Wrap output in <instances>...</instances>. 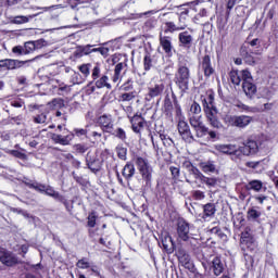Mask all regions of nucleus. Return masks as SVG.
Wrapping results in <instances>:
<instances>
[{
  "label": "nucleus",
  "instance_id": "nucleus-1",
  "mask_svg": "<svg viewBox=\"0 0 278 278\" xmlns=\"http://www.w3.org/2000/svg\"><path fill=\"white\" fill-rule=\"evenodd\" d=\"M176 233L178 242H185V244H190V247L199 244V230L186 219H178Z\"/></svg>",
  "mask_w": 278,
  "mask_h": 278
},
{
  "label": "nucleus",
  "instance_id": "nucleus-2",
  "mask_svg": "<svg viewBox=\"0 0 278 278\" xmlns=\"http://www.w3.org/2000/svg\"><path fill=\"white\" fill-rule=\"evenodd\" d=\"M203 110L207 119V123L214 129H223V123L218 121V110L214 106V94H208L202 99Z\"/></svg>",
  "mask_w": 278,
  "mask_h": 278
},
{
  "label": "nucleus",
  "instance_id": "nucleus-3",
  "mask_svg": "<svg viewBox=\"0 0 278 278\" xmlns=\"http://www.w3.org/2000/svg\"><path fill=\"white\" fill-rule=\"evenodd\" d=\"M174 81L181 92H186L190 86V68L179 63Z\"/></svg>",
  "mask_w": 278,
  "mask_h": 278
},
{
  "label": "nucleus",
  "instance_id": "nucleus-4",
  "mask_svg": "<svg viewBox=\"0 0 278 278\" xmlns=\"http://www.w3.org/2000/svg\"><path fill=\"white\" fill-rule=\"evenodd\" d=\"M26 186H28V188H31L33 190H36L37 192L46 193L47 197H51L55 201H60L61 203L62 201H64V197L60 194V192L55 191V189H53V187L51 186L42 185L37 181H28L26 182Z\"/></svg>",
  "mask_w": 278,
  "mask_h": 278
},
{
  "label": "nucleus",
  "instance_id": "nucleus-5",
  "mask_svg": "<svg viewBox=\"0 0 278 278\" xmlns=\"http://www.w3.org/2000/svg\"><path fill=\"white\" fill-rule=\"evenodd\" d=\"M135 164L140 173L142 179H144V181H147V182L151 181L153 168L149 164V160H147L142 156H138L136 159Z\"/></svg>",
  "mask_w": 278,
  "mask_h": 278
},
{
  "label": "nucleus",
  "instance_id": "nucleus-6",
  "mask_svg": "<svg viewBox=\"0 0 278 278\" xmlns=\"http://www.w3.org/2000/svg\"><path fill=\"white\" fill-rule=\"evenodd\" d=\"M195 138H199L201 144H205L206 142H214L216 138H218V132L214 130H210L207 126L203 125L200 128L195 129Z\"/></svg>",
  "mask_w": 278,
  "mask_h": 278
},
{
  "label": "nucleus",
  "instance_id": "nucleus-7",
  "mask_svg": "<svg viewBox=\"0 0 278 278\" xmlns=\"http://www.w3.org/2000/svg\"><path fill=\"white\" fill-rule=\"evenodd\" d=\"M215 149L218 151V153H223L224 155H230L231 160H233L235 162H237V160H242L241 159V154H240V147L238 148V146L236 144H216Z\"/></svg>",
  "mask_w": 278,
  "mask_h": 278
},
{
  "label": "nucleus",
  "instance_id": "nucleus-8",
  "mask_svg": "<svg viewBox=\"0 0 278 278\" xmlns=\"http://www.w3.org/2000/svg\"><path fill=\"white\" fill-rule=\"evenodd\" d=\"M240 248L245 253L248 251H255V249H257V243H255V239L253 238L251 232H249L248 230L241 233Z\"/></svg>",
  "mask_w": 278,
  "mask_h": 278
},
{
  "label": "nucleus",
  "instance_id": "nucleus-9",
  "mask_svg": "<svg viewBox=\"0 0 278 278\" xmlns=\"http://www.w3.org/2000/svg\"><path fill=\"white\" fill-rule=\"evenodd\" d=\"M88 88L90 92H94V90H101V88H106V90H112V84H110V77L106 74L93 79L88 84Z\"/></svg>",
  "mask_w": 278,
  "mask_h": 278
},
{
  "label": "nucleus",
  "instance_id": "nucleus-10",
  "mask_svg": "<svg viewBox=\"0 0 278 278\" xmlns=\"http://www.w3.org/2000/svg\"><path fill=\"white\" fill-rule=\"evenodd\" d=\"M257 151H260V146L257 144V141L253 139H248L243 142V146L239 147L241 159L244 157V155H254Z\"/></svg>",
  "mask_w": 278,
  "mask_h": 278
},
{
  "label": "nucleus",
  "instance_id": "nucleus-11",
  "mask_svg": "<svg viewBox=\"0 0 278 278\" xmlns=\"http://www.w3.org/2000/svg\"><path fill=\"white\" fill-rule=\"evenodd\" d=\"M178 134L181 136L182 140L185 142H194V136L192 135V131L190 130V126L188 125V122L186 119H180L178 122Z\"/></svg>",
  "mask_w": 278,
  "mask_h": 278
},
{
  "label": "nucleus",
  "instance_id": "nucleus-12",
  "mask_svg": "<svg viewBox=\"0 0 278 278\" xmlns=\"http://www.w3.org/2000/svg\"><path fill=\"white\" fill-rule=\"evenodd\" d=\"M164 81L163 80H157L154 84H151L150 87L148 88V97H150V99H155V97H162V94L164 93Z\"/></svg>",
  "mask_w": 278,
  "mask_h": 278
},
{
  "label": "nucleus",
  "instance_id": "nucleus-13",
  "mask_svg": "<svg viewBox=\"0 0 278 278\" xmlns=\"http://www.w3.org/2000/svg\"><path fill=\"white\" fill-rule=\"evenodd\" d=\"M86 163L88 168L92 173H99L101 170V161L97 157V155L92 152H88L86 155Z\"/></svg>",
  "mask_w": 278,
  "mask_h": 278
},
{
  "label": "nucleus",
  "instance_id": "nucleus-14",
  "mask_svg": "<svg viewBox=\"0 0 278 278\" xmlns=\"http://www.w3.org/2000/svg\"><path fill=\"white\" fill-rule=\"evenodd\" d=\"M160 45L167 58H173V39L168 36H163L162 34L160 35Z\"/></svg>",
  "mask_w": 278,
  "mask_h": 278
},
{
  "label": "nucleus",
  "instance_id": "nucleus-15",
  "mask_svg": "<svg viewBox=\"0 0 278 278\" xmlns=\"http://www.w3.org/2000/svg\"><path fill=\"white\" fill-rule=\"evenodd\" d=\"M199 68L204 73L206 77H212L214 67L212 66V59L208 54L204 55L200 61Z\"/></svg>",
  "mask_w": 278,
  "mask_h": 278
},
{
  "label": "nucleus",
  "instance_id": "nucleus-16",
  "mask_svg": "<svg viewBox=\"0 0 278 278\" xmlns=\"http://www.w3.org/2000/svg\"><path fill=\"white\" fill-rule=\"evenodd\" d=\"M0 262L4 266H15V264H18V258L12 252L0 250Z\"/></svg>",
  "mask_w": 278,
  "mask_h": 278
},
{
  "label": "nucleus",
  "instance_id": "nucleus-17",
  "mask_svg": "<svg viewBox=\"0 0 278 278\" xmlns=\"http://www.w3.org/2000/svg\"><path fill=\"white\" fill-rule=\"evenodd\" d=\"M98 124L108 134L112 132L114 129V119H112V115L104 114L98 118Z\"/></svg>",
  "mask_w": 278,
  "mask_h": 278
},
{
  "label": "nucleus",
  "instance_id": "nucleus-18",
  "mask_svg": "<svg viewBox=\"0 0 278 278\" xmlns=\"http://www.w3.org/2000/svg\"><path fill=\"white\" fill-rule=\"evenodd\" d=\"M161 242L163 249H165L168 253H173L175 251V243L173 242V237L168 232H162Z\"/></svg>",
  "mask_w": 278,
  "mask_h": 278
},
{
  "label": "nucleus",
  "instance_id": "nucleus-19",
  "mask_svg": "<svg viewBox=\"0 0 278 278\" xmlns=\"http://www.w3.org/2000/svg\"><path fill=\"white\" fill-rule=\"evenodd\" d=\"M131 123V127H132V131H135V134H140V131H142V129H144V118L140 115H135L131 117L130 119Z\"/></svg>",
  "mask_w": 278,
  "mask_h": 278
},
{
  "label": "nucleus",
  "instance_id": "nucleus-20",
  "mask_svg": "<svg viewBox=\"0 0 278 278\" xmlns=\"http://www.w3.org/2000/svg\"><path fill=\"white\" fill-rule=\"evenodd\" d=\"M73 138H75L74 134H70L66 136H62L58 134L52 135L53 142H55L56 144H62L63 147L71 144V142L73 141Z\"/></svg>",
  "mask_w": 278,
  "mask_h": 278
},
{
  "label": "nucleus",
  "instance_id": "nucleus-21",
  "mask_svg": "<svg viewBox=\"0 0 278 278\" xmlns=\"http://www.w3.org/2000/svg\"><path fill=\"white\" fill-rule=\"evenodd\" d=\"M178 40L181 47H186L187 49H190V47H192V42L194 38L192 37V35H190V33H188V30H186V31L179 33Z\"/></svg>",
  "mask_w": 278,
  "mask_h": 278
},
{
  "label": "nucleus",
  "instance_id": "nucleus-22",
  "mask_svg": "<svg viewBox=\"0 0 278 278\" xmlns=\"http://www.w3.org/2000/svg\"><path fill=\"white\" fill-rule=\"evenodd\" d=\"M202 210H203V215H202L203 220H207V218H214V216H216V204L214 203H206L202 205Z\"/></svg>",
  "mask_w": 278,
  "mask_h": 278
},
{
  "label": "nucleus",
  "instance_id": "nucleus-23",
  "mask_svg": "<svg viewBox=\"0 0 278 278\" xmlns=\"http://www.w3.org/2000/svg\"><path fill=\"white\" fill-rule=\"evenodd\" d=\"M242 89L244 94L248 97V99H253L255 94L257 93V87L253 81H245L242 84Z\"/></svg>",
  "mask_w": 278,
  "mask_h": 278
},
{
  "label": "nucleus",
  "instance_id": "nucleus-24",
  "mask_svg": "<svg viewBox=\"0 0 278 278\" xmlns=\"http://www.w3.org/2000/svg\"><path fill=\"white\" fill-rule=\"evenodd\" d=\"M188 14H190V11L184 9L178 15V23H176V25H178L181 31L188 27Z\"/></svg>",
  "mask_w": 278,
  "mask_h": 278
},
{
  "label": "nucleus",
  "instance_id": "nucleus-25",
  "mask_svg": "<svg viewBox=\"0 0 278 278\" xmlns=\"http://www.w3.org/2000/svg\"><path fill=\"white\" fill-rule=\"evenodd\" d=\"M253 123V117L249 115H238L236 127L239 129H244V127H249Z\"/></svg>",
  "mask_w": 278,
  "mask_h": 278
},
{
  "label": "nucleus",
  "instance_id": "nucleus-26",
  "mask_svg": "<svg viewBox=\"0 0 278 278\" xmlns=\"http://www.w3.org/2000/svg\"><path fill=\"white\" fill-rule=\"evenodd\" d=\"M212 269L216 277L223 275V270H225V265H223V261H220V257H215L212 261Z\"/></svg>",
  "mask_w": 278,
  "mask_h": 278
},
{
  "label": "nucleus",
  "instance_id": "nucleus-27",
  "mask_svg": "<svg viewBox=\"0 0 278 278\" xmlns=\"http://www.w3.org/2000/svg\"><path fill=\"white\" fill-rule=\"evenodd\" d=\"M122 175L127 180L131 179L134 175H136V166H134V163H126V165L123 168Z\"/></svg>",
  "mask_w": 278,
  "mask_h": 278
},
{
  "label": "nucleus",
  "instance_id": "nucleus-28",
  "mask_svg": "<svg viewBox=\"0 0 278 278\" xmlns=\"http://www.w3.org/2000/svg\"><path fill=\"white\" fill-rule=\"evenodd\" d=\"M200 168L206 175H208V173H215L216 172V164H214V161H205V162L200 163Z\"/></svg>",
  "mask_w": 278,
  "mask_h": 278
},
{
  "label": "nucleus",
  "instance_id": "nucleus-29",
  "mask_svg": "<svg viewBox=\"0 0 278 278\" xmlns=\"http://www.w3.org/2000/svg\"><path fill=\"white\" fill-rule=\"evenodd\" d=\"M163 31L164 34H175V31H181V28L175 22H165Z\"/></svg>",
  "mask_w": 278,
  "mask_h": 278
},
{
  "label": "nucleus",
  "instance_id": "nucleus-30",
  "mask_svg": "<svg viewBox=\"0 0 278 278\" xmlns=\"http://www.w3.org/2000/svg\"><path fill=\"white\" fill-rule=\"evenodd\" d=\"M184 168H187L188 173H190V175H193L194 179H197L199 177V175L201 174V170H199V168H197L194 165H192V162L190 161H185L182 163Z\"/></svg>",
  "mask_w": 278,
  "mask_h": 278
},
{
  "label": "nucleus",
  "instance_id": "nucleus-31",
  "mask_svg": "<svg viewBox=\"0 0 278 278\" xmlns=\"http://www.w3.org/2000/svg\"><path fill=\"white\" fill-rule=\"evenodd\" d=\"M195 179H199L200 181H202V184H205L210 188H214V186H216V184H217L216 178L205 177V175H203V173H201V172L198 175V177H195Z\"/></svg>",
  "mask_w": 278,
  "mask_h": 278
},
{
  "label": "nucleus",
  "instance_id": "nucleus-32",
  "mask_svg": "<svg viewBox=\"0 0 278 278\" xmlns=\"http://www.w3.org/2000/svg\"><path fill=\"white\" fill-rule=\"evenodd\" d=\"M34 16L35 15H28V16L17 15L11 20V23H13L14 25H25V23H29V21H31Z\"/></svg>",
  "mask_w": 278,
  "mask_h": 278
},
{
  "label": "nucleus",
  "instance_id": "nucleus-33",
  "mask_svg": "<svg viewBox=\"0 0 278 278\" xmlns=\"http://www.w3.org/2000/svg\"><path fill=\"white\" fill-rule=\"evenodd\" d=\"M26 63H27V61H18V60L8 59L7 68H8V71H14L15 68H21Z\"/></svg>",
  "mask_w": 278,
  "mask_h": 278
},
{
  "label": "nucleus",
  "instance_id": "nucleus-34",
  "mask_svg": "<svg viewBox=\"0 0 278 278\" xmlns=\"http://www.w3.org/2000/svg\"><path fill=\"white\" fill-rule=\"evenodd\" d=\"M264 188V182L262 180H251L247 185V190H253L254 192H260Z\"/></svg>",
  "mask_w": 278,
  "mask_h": 278
},
{
  "label": "nucleus",
  "instance_id": "nucleus-35",
  "mask_svg": "<svg viewBox=\"0 0 278 278\" xmlns=\"http://www.w3.org/2000/svg\"><path fill=\"white\" fill-rule=\"evenodd\" d=\"M241 75L242 74H240V72L238 71H231L229 74L231 84H233L235 86H240V83L242 81Z\"/></svg>",
  "mask_w": 278,
  "mask_h": 278
},
{
  "label": "nucleus",
  "instance_id": "nucleus-36",
  "mask_svg": "<svg viewBox=\"0 0 278 278\" xmlns=\"http://www.w3.org/2000/svg\"><path fill=\"white\" fill-rule=\"evenodd\" d=\"M189 123L194 130L199 129L200 127H203V122L201 121V116H198V115L191 116L189 119Z\"/></svg>",
  "mask_w": 278,
  "mask_h": 278
},
{
  "label": "nucleus",
  "instance_id": "nucleus-37",
  "mask_svg": "<svg viewBox=\"0 0 278 278\" xmlns=\"http://www.w3.org/2000/svg\"><path fill=\"white\" fill-rule=\"evenodd\" d=\"M262 216V212L255 207H251L248 210V220H257Z\"/></svg>",
  "mask_w": 278,
  "mask_h": 278
},
{
  "label": "nucleus",
  "instance_id": "nucleus-38",
  "mask_svg": "<svg viewBox=\"0 0 278 278\" xmlns=\"http://www.w3.org/2000/svg\"><path fill=\"white\" fill-rule=\"evenodd\" d=\"M90 68H92V64L85 63L78 66V71H80L84 77H90Z\"/></svg>",
  "mask_w": 278,
  "mask_h": 278
},
{
  "label": "nucleus",
  "instance_id": "nucleus-39",
  "mask_svg": "<svg viewBox=\"0 0 278 278\" xmlns=\"http://www.w3.org/2000/svg\"><path fill=\"white\" fill-rule=\"evenodd\" d=\"M178 260L181 264L188 265L190 264V254L186 253V251L180 250L178 252Z\"/></svg>",
  "mask_w": 278,
  "mask_h": 278
},
{
  "label": "nucleus",
  "instance_id": "nucleus-40",
  "mask_svg": "<svg viewBox=\"0 0 278 278\" xmlns=\"http://www.w3.org/2000/svg\"><path fill=\"white\" fill-rule=\"evenodd\" d=\"M116 154L119 160H123L124 162L127 160V148L123 146L116 147Z\"/></svg>",
  "mask_w": 278,
  "mask_h": 278
},
{
  "label": "nucleus",
  "instance_id": "nucleus-41",
  "mask_svg": "<svg viewBox=\"0 0 278 278\" xmlns=\"http://www.w3.org/2000/svg\"><path fill=\"white\" fill-rule=\"evenodd\" d=\"M237 115H226L224 117L225 125H228V127H236L237 125Z\"/></svg>",
  "mask_w": 278,
  "mask_h": 278
},
{
  "label": "nucleus",
  "instance_id": "nucleus-42",
  "mask_svg": "<svg viewBox=\"0 0 278 278\" xmlns=\"http://www.w3.org/2000/svg\"><path fill=\"white\" fill-rule=\"evenodd\" d=\"M101 77V63H96L91 71V79H99Z\"/></svg>",
  "mask_w": 278,
  "mask_h": 278
},
{
  "label": "nucleus",
  "instance_id": "nucleus-43",
  "mask_svg": "<svg viewBox=\"0 0 278 278\" xmlns=\"http://www.w3.org/2000/svg\"><path fill=\"white\" fill-rule=\"evenodd\" d=\"M96 225H97V213L91 212L87 217V226L92 229L96 227Z\"/></svg>",
  "mask_w": 278,
  "mask_h": 278
},
{
  "label": "nucleus",
  "instance_id": "nucleus-44",
  "mask_svg": "<svg viewBox=\"0 0 278 278\" xmlns=\"http://www.w3.org/2000/svg\"><path fill=\"white\" fill-rule=\"evenodd\" d=\"M160 138L164 147H173V144H175V141H173V139L168 135L160 134Z\"/></svg>",
  "mask_w": 278,
  "mask_h": 278
},
{
  "label": "nucleus",
  "instance_id": "nucleus-45",
  "mask_svg": "<svg viewBox=\"0 0 278 278\" xmlns=\"http://www.w3.org/2000/svg\"><path fill=\"white\" fill-rule=\"evenodd\" d=\"M34 123L37 125H45L47 123V113H41L33 117Z\"/></svg>",
  "mask_w": 278,
  "mask_h": 278
},
{
  "label": "nucleus",
  "instance_id": "nucleus-46",
  "mask_svg": "<svg viewBox=\"0 0 278 278\" xmlns=\"http://www.w3.org/2000/svg\"><path fill=\"white\" fill-rule=\"evenodd\" d=\"M93 46L87 45L85 47H80L78 51H80V55H90V53H96Z\"/></svg>",
  "mask_w": 278,
  "mask_h": 278
},
{
  "label": "nucleus",
  "instance_id": "nucleus-47",
  "mask_svg": "<svg viewBox=\"0 0 278 278\" xmlns=\"http://www.w3.org/2000/svg\"><path fill=\"white\" fill-rule=\"evenodd\" d=\"M240 75H241V81H243V84L245 81H249V83L253 81V76H251V72H249L248 70H242L240 72Z\"/></svg>",
  "mask_w": 278,
  "mask_h": 278
},
{
  "label": "nucleus",
  "instance_id": "nucleus-48",
  "mask_svg": "<svg viewBox=\"0 0 278 278\" xmlns=\"http://www.w3.org/2000/svg\"><path fill=\"white\" fill-rule=\"evenodd\" d=\"M164 111L167 116H173V102L170 101V99H166L164 101Z\"/></svg>",
  "mask_w": 278,
  "mask_h": 278
},
{
  "label": "nucleus",
  "instance_id": "nucleus-49",
  "mask_svg": "<svg viewBox=\"0 0 278 278\" xmlns=\"http://www.w3.org/2000/svg\"><path fill=\"white\" fill-rule=\"evenodd\" d=\"M72 84H74V86L84 84V78H81V74H79L78 72H73Z\"/></svg>",
  "mask_w": 278,
  "mask_h": 278
},
{
  "label": "nucleus",
  "instance_id": "nucleus-50",
  "mask_svg": "<svg viewBox=\"0 0 278 278\" xmlns=\"http://www.w3.org/2000/svg\"><path fill=\"white\" fill-rule=\"evenodd\" d=\"M122 90L125 92H129V90H134V78H128L123 85Z\"/></svg>",
  "mask_w": 278,
  "mask_h": 278
},
{
  "label": "nucleus",
  "instance_id": "nucleus-51",
  "mask_svg": "<svg viewBox=\"0 0 278 278\" xmlns=\"http://www.w3.org/2000/svg\"><path fill=\"white\" fill-rule=\"evenodd\" d=\"M116 138H118L119 140H122L123 142H125V140H127V134L125 132V129L123 128H117L114 134Z\"/></svg>",
  "mask_w": 278,
  "mask_h": 278
},
{
  "label": "nucleus",
  "instance_id": "nucleus-52",
  "mask_svg": "<svg viewBox=\"0 0 278 278\" xmlns=\"http://www.w3.org/2000/svg\"><path fill=\"white\" fill-rule=\"evenodd\" d=\"M33 51H36V42L34 41H27L24 45V53H31Z\"/></svg>",
  "mask_w": 278,
  "mask_h": 278
},
{
  "label": "nucleus",
  "instance_id": "nucleus-53",
  "mask_svg": "<svg viewBox=\"0 0 278 278\" xmlns=\"http://www.w3.org/2000/svg\"><path fill=\"white\" fill-rule=\"evenodd\" d=\"M143 68H144V71H149L150 68H153V59H151V55L144 56Z\"/></svg>",
  "mask_w": 278,
  "mask_h": 278
},
{
  "label": "nucleus",
  "instance_id": "nucleus-54",
  "mask_svg": "<svg viewBox=\"0 0 278 278\" xmlns=\"http://www.w3.org/2000/svg\"><path fill=\"white\" fill-rule=\"evenodd\" d=\"M58 92H59V94L64 97V96L68 94V92H71V86L61 84V85H59Z\"/></svg>",
  "mask_w": 278,
  "mask_h": 278
},
{
  "label": "nucleus",
  "instance_id": "nucleus-55",
  "mask_svg": "<svg viewBox=\"0 0 278 278\" xmlns=\"http://www.w3.org/2000/svg\"><path fill=\"white\" fill-rule=\"evenodd\" d=\"M233 105L237 108V110H239V112H249V110H251L249 105L242 103L241 101H236Z\"/></svg>",
  "mask_w": 278,
  "mask_h": 278
},
{
  "label": "nucleus",
  "instance_id": "nucleus-56",
  "mask_svg": "<svg viewBox=\"0 0 278 278\" xmlns=\"http://www.w3.org/2000/svg\"><path fill=\"white\" fill-rule=\"evenodd\" d=\"M77 268H81L85 270L86 268H90V263L87 258H81L76 263Z\"/></svg>",
  "mask_w": 278,
  "mask_h": 278
},
{
  "label": "nucleus",
  "instance_id": "nucleus-57",
  "mask_svg": "<svg viewBox=\"0 0 278 278\" xmlns=\"http://www.w3.org/2000/svg\"><path fill=\"white\" fill-rule=\"evenodd\" d=\"M121 101H132L136 99V94L134 92H126L119 97Z\"/></svg>",
  "mask_w": 278,
  "mask_h": 278
},
{
  "label": "nucleus",
  "instance_id": "nucleus-58",
  "mask_svg": "<svg viewBox=\"0 0 278 278\" xmlns=\"http://www.w3.org/2000/svg\"><path fill=\"white\" fill-rule=\"evenodd\" d=\"M74 136H77V138H81L88 134L87 129L84 128H75L72 132Z\"/></svg>",
  "mask_w": 278,
  "mask_h": 278
},
{
  "label": "nucleus",
  "instance_id": "nucleus-59",
  "mask_svg": "<svg viewBox=\"0 0 278 278\" xmlns=\"http://www.w3.org/2000/svg\"><path fill=\"white\" fill-rule=\"evenodd\" d=\"M126 67H127L126 63H118L115 65L114 73L116 75H121L123 73L124 68H126Z\"/></svg>",
  "mask_w": 278,
  "mask_h": 278
},
{
  "label": "nucleus",
  "instance_id": "nucleus-60",
  "mask_svg": "<svg viewBox=\"0 0 278 278\" xmlns=\"http://www.w3.org/2000/svg\"><path fill=\"white\" fill-rule=\"evenodd\" d=\"M193 199L195 201H203V199H205V193L203 191H201V190H195L193 192Z\"/></svg>",
  "mask_w": 278,
  "mask_h": 278
},
{
  "label": "nucleus",
  "instance_id": "nucleus-61",
  "mask_svg": "<svg viewBox=\"0 0 278 278\" xmlns=\"http://www.w3.org/2000/svg\"><path fill=\"white\" fill-rule=\"evenodd\" d=\"M175 114H176V117L178 118V122L179 121H185V117L181 113V106L179 104L175 105Z\"/></svg>",
  "mask_w": 278,
  "mask_h": 278
},
{
  "label": "nucleus",
  "instance_id": "nucleus-62",
  "mask_svg": "<svg viewBox=\"0 0 278 278\" xmlns=\"http://www.w3.org/2000/svg\"><path fill=\"white\" fill-rule=\"evenodd\" d=\"M169 170L172 173L173 179H179V175H180L179 167L170 166Z\"/></svg>",
  "mask_w": 278,
  "mask_h": 278
},
{
  "label": "nucleus",
  "instance_id": "nucleus-63",
  "mask_svg": "<svg viewBox=\"0 0 278 278\" xmlns=\"http://www.w3.org/2000/svg\"><path fill=\"white\" fill-rule=\"evenodd\" d=\"M75 151L77 153H86V151H88V146L78 143L75 146Z\"/></svg>",
  "mask_w": 278,
  "mask_h": 278
},
{
  "label": "nucleus",
  "instance_id": "nucleus-64",
  "mask_svg": "<svg viewBox=\"0 0 278 278\" xmlns=\"http://www.w3.org/2000/svg\"><path fill=\"white\" fill-rule=\"evenodd\" d=\"M190 111L192 112V114H201V105H199V103L197 102H193Z\"/></svg>",
  "mask_w": 278,
  "mask_h": 278
}]
</instances>
